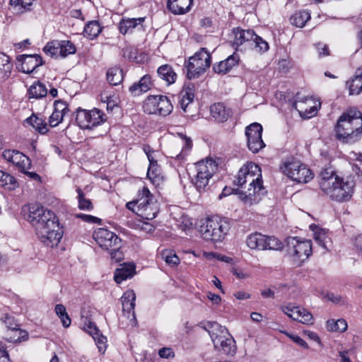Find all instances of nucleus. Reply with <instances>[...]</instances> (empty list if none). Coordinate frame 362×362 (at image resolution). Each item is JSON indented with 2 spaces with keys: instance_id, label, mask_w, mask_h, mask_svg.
<instances>
[{
  "instance_id": "26",
  "label": "nucleus",
  "mask_w": 362,
  "mask_h": 362,
  "mask_svg": "<svg viewBox=\"0 0 362 362\" xmlns=\"http://www.w3.org/2000/svg\"><path fill=\"white\" fill-rule=\"evenodd\" d=\"M157 75L159 78L164 81L168 86L174 83L177 79V74L169 64H164L159 66L157 69Z\"/></svg>"
},
{
  "instance_id": "4",
  "label": "nucleus",
  "mask_w": 362,
  "mask_h": 362,
  "mask_svg": "<svg viewBox=\"0 0 362 362\" xmlns=\"http://www.w3.org/2000/svg\"><path fill=\"white\" fill-rule=\"evenodd\" d=\"M230 228V224L227 218L213 216L202 223L199 232L205 240L220 243L225 239Z\"/></svg>"
},
{
  "instance_id": "15",
  "label": "nucleus",
  "mask_w": 362,
  "mask_h": 362,
  "mask_svg": "<svg viewBox=\"0 0 362 362\" xmlns=\"http://www.w3.org/2000/svg\"><path fill=\"white\" fill-rule=\"evenodd\" d=\"M3 157L8 161L18 167L20 171H25L31 167V161L23 153L16 150H5L2 153Z\"/></svg>"
},
{
  "instance_id": "20",
  "label": "nucleus",
  "mask_w": 362,
  "mask_h": 362,
  "mask_svg": "<svg viewBox=\"0 0 362 362\" xmlns=\"http://www.w3.org/2000/svg\"><path fill=\"white\" fill-rule=\"evenodd\" d=\"M202 324L203 325L202 327L209 332L211 340L216 341V343L218 342V337L219 336H228V329L216 322H206Z\"/></svg>"
},
{
  "instance_id": "35",
  "label": "nucleus",
  "mask_w": 362,
  "mask_h": 362,
  "mask_svg": "<svg viewBox=\"0 0 362 362\" xmlns=\"http://www.w3.org/2000/svg\"><path fill=\"white\" fill-rule=\"evenodd\" d=\"M123 77L122 70L117 66L110 68L107 71V80L112 86L119 84L122 81Z\"/></svg>"
},
{
  "instance_id": "11",
  "label": "nucleus",
  "mask_w": 362,
  "mask_h": 362,
  "mask_svg": "<svg viewBox=\"0 0 362 362\" xmlns=\"http://www.w3.org/2000/svg\"><path fill=\"white\" fill-rule=\"evenodd\" d=\"M288 253L298 266H300L312 255L310 240H299L297 237L287 239Z\"/></svg>"
},
{
  "instance_id": "3",
  "label": "nucleus",
  "mask_w": 362,
  "mask_h": 362,
  "mask_svg": "<svg viewBox=\"0 0 362 362\" xmlns=\"http://www.w3.org/2000/svg\"><path fill=\"white\" fill-rule=\"evenodd\" d=\"M234 184L240 187V193L250 199L256 194L264 193L261 168L252 162H247L240 168Z\"/></svg>"
},
{
  "instance_id": "48",
  "label": "nucleus",
  "mask_w": 362,
  "mask_h": 362,
  "mask_svg": "<svg viewBox=\"0 0 362 362\" xmlns=\"http://www.w3.org/2000/svg\"><path fill=\"white\" fill-rule=\"evenodd\" d=\"M162 259L170 266H175L180 263V259L171 251H163L161 253Z\"/></svg>"
},
{
  "instance_id": "13",
  "label": "nucleus",
  "mask_w": 362,
  "mask_h": 362,
  "mask_svg": "<svg viewBox=\"0 0 362 362\" xmlns=\"http://www.w3.org/2000/svg\"><path fill=\"white\" fill-rule=\"evenodd\" d=\"M262 127L260 124L255 122L245 128L247 145L248 148L254 153L262 149L265 144L262 139Z\"/></svg>"
},
{
  "instance_id": "33",
  "label": "nucleus",
  "mask_w": 362,
  "mask_h": 362,
  "mask_svg": "<svg viewBox=\"0 0 362 362\" xmlns=\"http://www.w3.org/2000/svg\"><path fill=\"white\" fill-rule=\"evenodd\" d=\"M12 67L13 64L10 62L9 57L0 52V80L9 77Z\"/></svg>"
},
{
  "instance_id": "2",
  "label": "nucleus",
  "mask_w": 362,
  "mask_h": 362,
  "mask_svg": "<svg viewBox=\"0 0 362 362\" xmlns=\"http://www.w3.org/2000/svg\"><path fill=\"white\" fill-rule=\"evenodd\" d=\"M336 137L343 143L353 144L362 135V114L355 108H349L339 117L335 126Z\"/></svg>"
},
{
  "instance_id": "45",
  "label": "nucleus",
  "mask_w": 362,
  "mask_h": 362,
  "mask_svg": "<svg viewBox=\"0 0 362 362\" xmlns=\"http://www.w3.org/2000/svg\"><path fill=\"white\" fill-rule=\"evenodd\" d=\"M253 39L254 44L251 45L250 48L254 49L259 52H265L269 49V47L268 42L261 37L255 34Z\"/></svg>"
},
{
  "instance_id": "23",
  "label": "nucleus",
  "mask_w": 362,
  "mask_h": 362,
  "mask_svg": "<svg viewBox=\"0 0 362 362\" xmlns=\"http://www.w3.org/2000/svg\"><path fill=\"white\" fill-rule=\"evenodd\" d=\"M144 19V18H122L119 23V32L123 35H126L132 33L134 28L138 27L141 28Z\"/></svg>"
},
{
  "instance_id": "46",
  "label": "nucleus",
  "mask_w": 362,
  "mask_h": 362,
  "mask_svg": "<svg viewBox=\"0 0 362 362\" xmlns=\"http://www.w3.org/2000/svg\"><path fill=\"white\" fill-rule=\"evenodd\" d=\"M59 41H52L48 42L44 47V52L51 57H57L59 55Z\"/></svg>"
},
{
  "instance_id": "16",
  "label": "nucleus",
  "mask_w": 362,
  "mask_h": 362,
  "mask_svg": "<svg viewBox=\"0 0 362 362\" xmlns=\"http://www.w3.org/2000/svg\"><path fill=\"white\" fill-rule=\"evenodd\" d=\"M135 300L136 294L133 291L124 292L121 298L123 315L129 320L132 325L136 320L134 313Z\"/></svg>"
},
{
  "instance_id": "25",
  "label": "nucleus",
  "mask_w": 362,
  "mask_h": 362,
  "mask_svg": "<svg viewBox=\"0 0 362 362\" xmlns=\"http://www.w3.org/2000/svg\"><path fill=\"white\" fill-rule=\"evenodd\" d=\"M134 274L135 265L133 263L124 264L121 268L116 269L114 279L117 284H120L123 281L132 278Z\"/></svg>"
},
{
  "instance_id": "24",
  "label": "nucleus",
  "mask_w": 362,
  "mask_h": 362,
  "mask_svg": "<svg viewBox=\"0 0 362 362\" xmlns=\"http://www.w3.org/2000/svg\"><path fill=\"white\" fill-rule=\"evenodd\" d=\"M211 115L218 122H226L231 115L230 109H227L226 106L221 103H215L211 106Z\"/></svg>"
},
{
  "instance_id": "37",
  "label": "nucleus",
  "mask_w": 362,
  "mask_h": 362,
  "mask_svg": "<svg viewBox=\"0 0 362 362\" xmlns=\"http://www.w3.org/2000/svg\"><path fill=\"white\" fill-rule=\"evenodd\" d=\"M4 338L9 342H21L28 339V333L24 329H18L11 331L10 334L8 332Z\"/></svg>"
},
{
  "instance_id": "18",
  "label": "nucleus",
  "mask_w": 362,
  "mask_h": 362,
  "mask_svg": "<svg viewBox=\"0 0 362 362\" xmlns=\"http://www.w3.org/2000/svg\"><path fill=\"white\" fill-rule=\"evenodd\" d=\"M233 45L240 47L245 45L250 48L252 44H254L255 32L252 30H243L239 28L233 29Z\"/></svg>"
},
{
  "instance_id": "36",
  "label": "nucleus",
  "mask_w": 362,
  "mask_h": 362,
  "mask_svg": "<svg viewBox=\"0 0 362 362\" xmlns=\"http://www.w3.org/2000/svg\"><path fill=\"white\" fill-rule=\"evenodd\" d=\"M310 18L309 12L306 11H300L296 12L290 18V21L292 25H296L298 28H303L306 22Z\"/></svg>"
},
{
  "instance_id": "60",
  "label": "nucleus",
  "mask_w": 362,
  "mask_h": 362,
  "mask_svg": "<svg viewBox=\"0 0 362 362\" xmlns=\"http://www.w3.org/2000/svg\"><path fill=\"white\" fill-rule=\"evenodd\" d=\"M317 48L319 52L320 57L327 56L329 54V49L327 45L319 42L317 44Z\"/></svg>"
},
{
  "instance_id": "7",
  "label": "nucleus",
  "mask_w": 362,
  "mask_h": 362,
  "mask_svg": "<svg viewBox=\"0 0 362 362\" xmlns=\"http://www.w3.org/2000/svg\"><path fill=\"white\" fill-rule=\"evenodd\" d=\"M211 62L210 53L206 48H201L188 60L186 65L187 78L189 79L198 78L209 68Z\"/></svg>"
},
{
  "instance_id": "38",
  "label": "nucleus",
  "mask_w": 362,
  "mask_h": 362,
  "mask_svg": "<svg viewBox=\"0 0 362 362\" xmlns=\"http://www.w3.org/2000/svg\"><path fill=\"white\" fill-rule=\"evenodd\" d=\"M320 189L322 190V185L324 183H329L330 186L335 181L336 173L332 168H326L321 170L320 172Z\"/></svg>"
},
{
  "instance_id": "30",
  "label": "nucleus",
  "mask_w": 362,
  "mask_h": 362,
  "mask_svg": "<svg viewBox=\"0 0 362 362\" xmlns=\"http://www.w3.org/2000/svg\"><path fill=\"white\" fill-rule=\"evenodd\" d=\"M47 94V89L45 85L40 81H35L28 90V97L29 99H40L45 97Z\"/></svg>"
},
{
  "instance_id": "55",
  "label": "nucleus",
  "mask_w": 362,
  "mask_h": 362,
  "mask_svg": "<svg viewBox=\"0 0 362 362\" xmlns=\"http://www.w3.org/2000/svg\"><path fill=\"white\" fill-rule=\"evenodd\" d=\"M286 334L296 344L300 346L302 348L308 349V344L299 336L296 334H292L289 333H286Z\"/></svg>"
},
{
  "instance_id": "56",
  "label": "nucleus",
  "mask_w": 362,
  "mask_h": 362,
  "mask_svg": "<svg viewBox=\"0 0 362 362\" xmlns=\"http://www.w3.org/2000/svg\"><path fill=\"white\" fill-rule=\"evenodd\" d=\"M76 216L78 218H81L83 221H84L87 223H100L101 222L100 218L93 216H91V215L78 214H77Z\"/></svg>"
},
{
  "instance_id": "40",
  "label": "nucleus",
  "mask_w": 362,
  "mask_h": 362,
  "mask_svg": "<svg viewBox=\"0 0 362 362\" xmlns=\"http://www.w3.org/2000/svg\"><path fill=\"white\" fill-rule=\"evenodd\" d=\"M226 337H228V339L223 341V343L220 344L218 349H216L218 351H223V352L226 354H233L236 351L235 344V341L230 333Z\"/></svg>"
},
{
  "instance_id": "9",
  "label": "nucleus",
  "mask_w": 362,
  "mask_h": 362,
  "mask_svg": "<svg viewBox=\"0 0 362 362\" xmlns=\"http://www.w3.org/2000/svg\"><path fill=\"white\" fill-rule=\"evenodd\" d=\"M217 170L215 160L211 158L201 160L196 164L197 174L192 180L196 189L199 192L204 191L208 186L209 179Z\"/></svg>"
},
{
  "instance_id": "50",
  "label": "nucleus",
  "mask_w": 362,
  "mask_h": 362,
  "mask_svg": "<svg viewBox=\"0 0 362 362\" xmlns=\"http://www.w3.org/2000/svg\"><path fill=\"white\" fill-rule=\"evenodd\" d=\"M266 246V250H281L283 248V243L274 236H267Z\"/></svg>"
},
{
  "instance_id": "6",
  "label": "nucleus",
  "mask_w": 362,
  "mask_h": 362,
  "mask_svg": "<svg viewBox=\"0 0 362 362\" xmlns=\"http://www.w3.org/2000/svg\"><path fill=\"white\" fill-rule=\"evenodd\" d=\"M93 238L101 248L109 251L112 259L116 262L122 259V240L115 233L100 228L94 231Z\"/></svg>"
},
{
  "instance_id": "53",
  "label": "nucleus",
  "mask_w": 362,
  "mask_h": 362,
  "mask_svg": "<svg viewBox=\"0 0 362 362\" xmlns=\"http://www.w3.org/2000/svg\"><path fill=\"white\" fill-rule=\"evenodd\" d=\"M54 110L61 112L64 115H66V113L69 111L67 104L61 100H56L54 102Z\"/></svg>"
},
{
  "instance_id": "49",
  "label": "nucleus",
  "mask_w": 362,
  "mask_h": 362,
  "mask_svg": "<svg viewBox=\"0 0 362 362\" xmlns=\"http://www.w3.org/2000/svg\"><path fill=\"white\" fill-rule=\"evenodd\" d=\"M149 166L147 172V175L150 179L156 178L160 174L159 167L157 160L153 157H149Z\"/></svg>"
},
{
  "instance_id": "51",
  "label": "nucleus",
  "mask_w": 362,
  "mask_h": 362,
  "mask_svg": "<svg viewBox=\"0 0 362 362\" xmlns=\"http://www.w3.org/2000/svg\"><path fill=\"white\" fill-rule=\"evenodd\" d=\"M4 322L8 328V332L21 329L20 325L16 322L13 316L5 315L4 317Z\"/></svg>"
},
{
  "instance_id": "57",
  "label": "nucleus",
  "mask_w": 362,
  "mask_h": 362,
  "mask_svg": "<svg viewBox=\"0 0 362 362\" xmlns=\"http://www.w3.org/2000/svg\"><path fill=\"white\" fill-rule=\"evenodd\" d=\"M158 355L160 358H170L175 356V354L172 349L164 347L159 350Z\"/></svg>"
},
{
  "instance_id": "19",
  "label": "nucleus",
  "mask_w": 362,
  "mask_h": 362,
  "mask_svg": "<svg viewBox=\"0 0 362 362\" xmlns=\"http://www.w3.org/2000/svg\"><path fill=\"white\" fill-rule=\"evenodd\" d=\"M193 0H168L167 7L175 15H183L191 9Z\"/></svg>"
},
{
  "instance_id": "5",
  "label": "nucleus",
  "mask_w": 362,
  "mask_h": 362,
  "mask_svg": "<svg viewBox=\"0 0 362 362\" xmlns=\"http://www.w3.org/2000/svg\"><path fill=\"white\" fill-rule=\"evenodd\" d=\"M354 187L355 182L351 176H336L335 181L330 186L329 183L322 185V191L332 199L341 202L351 199Z\"/></svg>"
},
{
  "instance_id": "34",
  "label": "nucleus",
  "mask_w": 362,
  "mask_h": 362,
  "mask_svg": "<svg viewBox=\"0 0 362 362\" xmlns=\"http://www.w3.org/2000/svg\"><path fill=\"white\" fill-rule=\"evenodd\" d=\"M136 202V213L141 210V208L145 207L150 202H153V195L151 194L149 189L146 187H144L139 193V198L135 200Z\"/></svg>"
},
{
  "instance_id": "47",
  "label": "nucleus",
  "mask_w": 362,
  "mask_h": 362,
  "mask_svg": "<svg viewBox=\"0 0 362 362\" xmlns=\"http://www.w3.org/2000/svg\"><path fill=\"white\" fill-rule=\"evenodd\" d=\"M194 85L192 83L185 84L180 93V97L186 98L188 101H193L194 98Z\"/></svg>"
},
{
  "instance_id": "64",
  "label": "nucleus",
  "mask_w": 362,
  "mask_h": 362,
  "mask_svg": "<svg viewBox=\"0 0 362 362\" xmlns=\"http://www.w3.org/2000/svg\"><path fill=\"white\" fill-rule=\"evenodd\" d=\"M354 245L359 252H362V234L355 237Z\"/></svg>"
},
{
  "instance_id": "10",
  "label": "nucleus",
  "mask_w": 362,
  "mask_h": 362,
  "mask_svg": "<svg viewBox=\"0 0 362 362\" xmlns=\"http://www.w3.org/2000/svg\"><path fill=\"white\" fill-rule=\"evenodd\" d=\"M281 169L289 178L299 183H307L313 178L311 170L299 160L284 162Z\"/></svg>"
},
{
  "instance_id": "58",
  "label": "nucleus",
  "mask_w": 362,
  "mask_h": 362,
  "mask_svg": "<svg viewBox=\"0 0 362 362\" xmlns=\"http://www.w3.org/2000/svg\"><path fill=\"white\" fill-rule=\"evenodd\" d=\"M192 140L189 139H186L185 141V146L182 148V152L177 156V159H182L185 156V154H186V152L189 151L192 148Z\"/></svg>"
},
{
  "instance_id": "29",
  "label": "nucleus",
  "mask_w": 362,
  "mask_h": 362,
  "mask_svg": "<svg viewBox=\"0 0 362 362\" xmlns=\"http://www.w3.org/2000/svg\"><path fill=\"white\" fill-rule=\"evenodd\" d=\"M267 236L261 233H255L248 236L247 245L251 249L266 250Z\"/></svg>"
},
{
  "instance_id": "21",
  "label": "nucleus",
  "mask_w": 362,
  "mask_h": 362,
  "mask_svg": "<svg viewBox=\"0 0 362 362\" xmlns=\"http://www.w3.org/2000/svg\"><path fill=\"white\" fill-rule=\"evenodd\" d=\"M152 86L151 77L150 75L146 74L141 77L137 83H133L129 87V90L132 95L136 96L147 92L151 88Z\"/></svg>"
},
{
  "instance_id": "8",
  "label": "nucleus",
  "mask_w": 362,
  "mask_h": 362,
  "mask_svg": "<svg viewBox=\"0 0 362 362\" xmlns=\"http://www.w3.org/2000/svg\"><path fill=\"white\" fill-rule=\"evenodd\" d=\"M75 119L80 128L92 129L104 123L107 120V117L105 113L97 108L86 110L78 107L76 111Z\"/></svg>"
},
{
  "instance_id": "32",
  "label": "nucleus",
  "mask_w": 362,
  "mask_h": 362,
  "mask_svg": "<svg viewBox=\"0 0 362 362\" xmlns=\"http://www.w3.org/2000/svg\"><path fill=\"white\" fill-rule=\"evenodd\" d=\"M102 29L103 27L100 25L98 21H90L86 24L83 28V34L86 37L93 40L98 36Z\"/></svg>"
},
{
  "instance_id": "1",
  "label": "nucleus",
  "mask_w": 362,
  "mask_h": 362,
  "mask_svg": "<svg viewBox=\"0 0 362 362\" xmlns=\"http://www.w3.org/2000/svg\"><path fill=\"white\" fill-rule=\"evenodd\" d=\"M24 218L34 227L42 243L50 247L57 246L62 238V231L53 211L38 204L22 208Z\"/></svg>"
},
{
  "instance_id": "42",
  "label": "nucleus",
  "mask_w": 362,
  "mask_h": 362,
  "mask_svg": "<svg viewBox=\"0 0 362 362\" xmlns=\"http://www.w3.org/2000/svg\"><path fill=\"white\" fill-rule=\"evenodd\" d=\"M327 328L332 332H344L347 329V323L344 319H339L337 321L329 320L327 322Z\"/></svg>"
},
{
  "instance_id": "31",
  "label": "nucleus",
  "mask_w": 362,
  "mask_h": 362,
  "mask_svg": "<svg viewBox=\"0 0 362 362\" xmlns=\"http://www.w3.org/2000/svg\"><path fill=\"white\" fill-rule=\"evenodd\" d=\"M159 211L158 204L156 201L150 202L145 207L141 208L136 214L146 220L153 219Z\"/></svg>"
},
{
  "instance_id": "39",
  "label": "nucleus",
  "mask_w": 362,
  "mask_h": 362,
  "mask_svg": "<svg viewBox=\"0 0 362 362\" xmlns=\"http://www.w3.org/2000/svg\"><path fill=\"white\" fill-rule=\"evenodd\" d=\"M0 186L8 189H14L17 182L14 177L0 170Z\"/></svg>"
},
{
  "instance_id": "41",
  "label": "nucleus",
  "mask_w": 362,
  "mask_h": 362,
  "mask_svg": "<svg viewBox=\"0 0 362 362\" xmlns=\"http://www.w3.org/2000/svg\"><path fill=\"white\" fill-rule=\"evenodd\" d=\"M78 193V208L81 210L91 211L93 209L90 199L86 198L85 194L79 187L76 189Z\"/></svg>"
},
{
  "instance_id": "12",
  "label": "nucleus",
  "mask_w": 362,
  "mask_h": 362,
  "mask_svg": "<svg viewBox=\"0 0 362 362\" xmlns=\"http://www.w3.org/2000/svg\"><path fill=\"white\" fill-rule=\"evenodd\" d=\"M144 111L147 114L167 116L173 111V105L167 96L149 95L144 100Z\"/></svg>"
},
{
  "instance_id": "14",
  "label": "nucleus",
  "mask_w": 362,
  "mask_h": 362,
  "mask_svg": "<svg viewBox=\"0 0 362 362\" xmlns=\"http://www.w3.org/2000/svg\"><path fill=\"white\" fill-rule=\"evenodd\" d=\"M281 310L293 320L305 325L313 324L314 319L313 315L300 306H295L292 303H288L281 305Z\"/></svg>"
},
{
  "instance_id": "54",
  "label": "nucleus",
  "mask_w": 362,
  "mask_h": 362,
  "mask_svg": "<svg viewBox=\"0 0 362 362\" xmlns=\"http://www.w3.org/2000/svg\"><path fill=\"white\" fill-rule=\"evenodd\" d=\"M33 0H10V4L14 7H20L23 8H28L31 6Z\"/></svg>"
},
{
  "instance_id": "44",
  "label": "nucleus",
  "mask_w": 362,
  "mask_h": 362,
  "mask_svg": "<svg viewBox=\"0 0 362 362\" xmlns=\"http://www.w3.org/2000/svg\"><path fill=\"white\" fill-rule=\"evenodd\" d=\"M314 239L318 243L319 245L322 246L325 249L327 250L326 245V239L327 238V232L325 229L319 228L316 226H314Z\"/></svg>"
},
{
  "instance_id": "27",
  "label": "nucleus",
  "mask_w": 362,
  "mask_h": 362,
  "mask_svg": "<svg viewBox=\"0 0 362 362\" xmlns=\"http://www.w3.org/2000/svg\"><path fill=\"white\" fill-rule=\"evenodd\" d=\"M23 125L25 127L30 126L40 134H45L49 130L47 124L45 120L35 115H32L30 117L25 119Z\"/></svg>"
},
{
  "instance_id": "17",
  "label": "nucleus",
  "mask_w": 362,
  "mask_h": 362,
  "mask_svg": "<svg viewBox=\"0 0 362 362\" xmlns=\"http://www.w3.org/2000/svg\"><path fill=\"white\" fill-rule=\"evenodd\" d=\"M17 60L22 62L21 70L23 73L30 74L37 67L44 64L42 58L37 54H21L17 57Z\"/></svg>"
},
{
  "instance_id": "43",
  "label": "nucleus",
  "mask_w": 362,
  "mask_h": 362,
  "mask_svg": "<svg viewBox=\"0 0 362 362\" xmlns=\"http://www.w3.org/2000/svg\"><path fill=\"white\" fill-rule=\"evenodd\" d=\"M60 49L59 55L62 57H66L69 54H73L76 52V49L73 42L69 40L59 41Z\"/></svg>"
},
{
  "instance_id": "28",
  "label": "nucleus",
  "mask_w": 362,
  "mask_h": 362,
  "mask_svg": "<svg viewBox=\"0 0 362 362\" xmlns=\"http://www.w3.org/2000/svg\"><path fill=\"white\" fill-rule=\"evenodd\" d=\"M349 95H358L362 91V68L358 69L354 76L346 82Z\"/></svg>"
},
{
  "instance_id": "22",
  "label": "nucleus",
  "mask_w": 362,
  "mask_h": 362,
  "mask_svg": "<svg viewBox=\"0 0 362 362\" xmlns=\"http://www.w3.org/2000/svg\"><path fill=\"white\" fill-rule=\"evenodd\" d=\"M239 60V56L234 53L229 56L226 59L220 62L217 64H214L213 69L217 74H225L233 66L238 65Z\"/></svg>"
},
{
  "instance_id": "62",
  "label": "nucleus",
  "mask_w": 362,
  "mask_h": 362,
  "mask_svg": "<svg viewBox=\"0 0 362 362\" xmlns=\"http://www.w3.org/2000/svg\"><path fill=\"white\" fill-rule=\"evenodd\" d=\"M317 112V108L315 106H310L309 110L308 109H305L303 112L304 117L307 118H310L315 115Z\"/></svg>"
},
{
  "instance_id": "59",
  "label": "nucleus",
  "mask_w": 362,
  "mask_h": 362,
  "mask_svg": "<svg viewBox=\"0 0 362 362\" xmlns=\"http://www.w3.org/2000/svg\"><path fill=\"white\" fill-rule=\"evenodd\" d=\"M0 362H11L8 354L6 351L5 346L2 342L0 341Z\"/></svg>"
},
{
  "instance_id": "63",
  "label": "nucleus",
  "mask_w": 362,
  "mask_h": 362,
  "mask_svg": "<svg viewBox=\"0 0 362 362\" xmlns=\"http://www.w3.org/2000/svg\"><path fill=\"white\" fill-rule=\"evenodd\" d=\"M55 313L59 317L60 316H64L66 313V308L62 304H57L55 306Z\"/></svg>"
},
{
  "instance_id": "52",
  "label": "nucleus",
  "mask_w": 362,
  "mask_h": 362,
  "mask_svg": "<svg viewBox=\"0 0 362 362\" xmlns=\"http://www.w3.org/2000/svg\"><path fill=\"white\" fill-rule=\"evenodd\" d=\"M64 116L65 115H62L61 112L54 110L52 114L49 117V125L52 127L57 126L59 123L62 122Z\"/></svg>"
},
{
  "instance_id": "61",
  "label": "nucleus",
  "mask_w": 362,
  "mask_h": 362,
  "mask_svg": "<svg viewBox=\"0 0 362 362\" xmlns=\"http://www.w3.org/2000/svg\"><path fill=\"white\" fill-rule=\"evenodd\" d=\"M207 298L216 305L219 304L221 301V298L219 295H216L211 292L207 293Z\"/></svg>"
}]
</instances>
